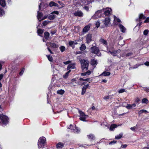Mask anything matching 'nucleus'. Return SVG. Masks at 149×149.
<instances>
[{"label":"nucleus","mask_w":149,"mask_h":149,"mask_svg":"<svg viewBox=\"0 0 149 149\" xmlns=\"http://www.w3.org/2000/svg\"><path fill=\"white\" fill-rule=\"evenodd\" d=\"M143 113H148L147 111L145 110L142 109L139 111L138 113L139 115L142 114Z\"/></svg>","instance_id":"nucleus-34"},{"label":"nucleus","mask_w":149,"mask_h":149,"mask_svg":"<svg viewBox=\"0 0 149 149\" xmlns=\"http://www.w3.org/2000/svg\"><path fill=\"white\" fill-rule=\"evenodd\" d=\"M133 54V53L132 52H129L128 53H127L126 55V56H132Z\"/></svg>","instance_id":"nucleus-51"},{"label":"nucleus","mask_w":149,"mask_h":149,"mask_svg":"<svg viewBox=\"0 0 149 149\" xmlns=\"http://www.w3.org/2000/svg\"><path fill=\"white\" fill-rule=\"evenodd\" d=\"M109 98V96H105L103 97V99L105 100H107V99H108Z\"/></svg>","instance_id":"nucleus-52"},{"label":"nucleus","mask_w":149,"mask_h":149,"mask_svg":"<svg viewBox=\"0 0 149 149\" xmlns=\"http://www.w3.org/2000/svg\"><path fill=\"white\" fill-rule=\"evenodd\" d=\"M149 22V17H147L144 21V23Z\"/></svg>","instance_id":"nucleus-55"},{"label":"nucleus","mask_w":149,"mask_h":149,"mask_svg":"<svg viewBox=\"0 0 149 149\" xmlns=\"http://www.w3.org/2000/svg\"><path fill=\"white\" fill-rule=\"evenodd\" d=\"M145 65L147 66H149V62L146 61L144 63Z\"/></svg>","instance_id":"nucleus-60"},{"label":"nucleus","mask_w":149,"mask_h":149,"mask_svg":"<svg viewBox=\"0 0 149 149\" xmlns=\"http://www.w3.org/2000/svg\"><path fill=\"white\" fill-rule=\"evenodd\" d=\"M116 142H117V141H116L113 140V141L110 142L109 143V145H111L112 144H115L116 143Z\"/></svg>","instance_id":"nucleus-41"},{"label":"nucleus","mask_w":149,"mask_h":149,"mask_svg":"<svg viewBox=\"0 0 149 149\" xmlns=\"http://www.w3.org/2000/svg\"><path fill=\"white\" fill-rule=\"evenodd\" d=\"M0 118L1 121V122H0V123H1L2 125H6L8 123V117L6 116L3 114H0Z\"/></svg>","instance_id":"nucleus-2"},{"label":"nucleus","mask_w":149,"mask_h":149,"mask_svg":"<svg viewBox=\"0 0 149 149\" xmlns=\"http://www.w3.org/2000/svg\"><path fill=\"white\" fill-rule=\"evenodd\" d=\"M74 15L75 16L81 17L83 16V14L81 11H77L74 13Z\"/></svg>","instance_id":"nucleus-9"},{"label":"nucleus","mask_w":149,"mask_h":149,"mask_svg":"<svg viewBox=\"0 0 149 149\" xmlns=\"http://www.w3.org/2000/svg\"><path fill=\"white\" fill-rule=\"evenodd\" d=\"M75 68V64L74 63H71L69 64L67 67V69L68 71L65 73V74H68L69 73L71 72V70L70 69H73Z\"/></svg>","instance_id":"nucleus-5"},{"label":"nucleus","mask_w":149,"mask_h":149,"mask_svg":"<svg viewBox=\"0 0 149 149\" xmlns=\"http://www.w3.org/2000/svg\"><path fill=\"white\" fill-rule=\"evenodd\" d=\"M89 79H89V78H87V79H83L82 78H80L79 79V80L81 81L83 80V81H89Z\"/></svg>","instance_id":"nucleus-46"},{"label":"nucleus","mask_w":149,"mask_h":149,"mask_svg":"<svg viewBox=\"0 0 149 149\" xmlns=\"http://www.w3.org/2000/svg\"><path fill=\"white\" fill-rule=\"evenodd\" d=\"M149 32V30L148 29H146L144 30L143 33V35L145 36H146L148 35Z\"/></svg>","instance_id":"nucleus-39"},{"label":"nucleus","mask_w":149,"mask_h":149,"mask_svg":"<svg viewBox=\"0 0 149 149\" xmlns=\"http://www.w3.org/2000/svg\"><path fill=\"white\" fill-rule=\"evenodd\" d=\"M116 18V20L118 22H121V20L118 18H117L116 17H114V19H115V18Z\"/></svg>","instance_id":"nucleus-61"},{"label":"nucleus","mask_w":149,"mask_h":149,"mask_svg":"<svg viewBox=\"0 0 149 149\" xmlns=\"http://www.w3.org/2000/svg\"><path fill=\"white\" fill-rule=\"evenodd\" d=\"M51 14H55L57 15H58L59 14V12L57 11H55L52 12Z\"/></svg>","instance_id":"nucleus-49"},{"label":"nucleus","mask_w":149,"mask_h":149,"mask_svg":"<svg viewBox=\"0 0 149 149\" xmlns=\"http://www.w3.org/2000/svg\"><path fill=\"white\" fill-rule=\"evenodd\" d=\"M47 57L48 60L50 62H52L53 60V58L50 55H46Z\"/></svg>","instance_id":"nucleus-36"},{"label":"nucleus","mask_w":149,"mask_h":149,"mask_svg":"<svg viewBox=\"0 0 149 149\" xmlns=\"http://www.w3.org/2000/svg\"><path fill=\"white\" fill-rule=\"evenodd\" d=\"M137 22H139V23L138 25L139 26V27H140L142 23L141 21V20H139L138 21H137Z\"/></svg>","instance_id":"nucleus-50"},{"label":"nucleus","mask_w":149,"mask_h":149,"mask_svg":"<svg viewBox=\"0 0 149 149\" xmlns=\"http://www.w3.org/2000/svg\"><path fill=\"white\" fill-rule=\"evenodd\" d=\"M110 72H109L104 71L101 73L100 74H110Z\"/></svg>","instance_id":"nucleus-42"},{"label":"nucleus","mask_w":149,"mask_h":149,"mask_svg":"<svg viewBox=\"0 0 149 149\" xmlns=\"http://www.w3.org/2000/svg\"><path fill=\"white\" fill-rule=\"evenodd\" d=\"M104 14L105 16H109L110 14V11L109 10H109H105L104 13Z\"/></svg>","instance_id":"nucleus-25"},{"label":"nucleus","mask_w":149,"mask_h":149,"mask_svg":"<svg viewBox=\"0 0 149 149\" xmlns=\"http://www.w3.org/2000/svg\"><path fill=\"white\" fill-rule=\"evenodd\" d=\"M82 52L81 51H78L76 52V54H82Z\"/></svg>","instance_id":"nucleus-63"},{"label":"nucleus","mask_w":149,"mask_h":149,"mask_svg":"<svg viewBox=\"0 0 149 149\" xmlns=\"http://www.w3.org/2000/svg\"><path fill=\"white\" fill-rule=\"evenodd\" d=\"M56 18V16L54 15H51L48 17V19L50 20H53Z\"/></svg>","instance_id":"nucleus-23"},{"label":"nucleus","mask_w":149,"mask_h":149,"mask_svg":"<svg viewBox=\"0 0 149 149\" xmlns=\"http://www.w3.org/2000/svg\"><path fill=\"white\" fill-rule=\"evenodd\" d=\"M123 136V134H119V135H117L115 137V139H119L121 138Z\"/></svg>","instance_id":"nucleus-31"},{"label":"nucleus","mask_w":149,"mask_h":149,"mask_svg":"<svg viewBox=\"0 0 149 149\" xmlns=\"http://www.w3.org/2000/svg\"><path fill=\"white\" fill-rule=\"evenodd\" d=\"M100 41L101 43H103L105 45H107V42L106 40H105L104 39L101 38L100 40Z\"/></svg>","instance_id":"nucleus-26"},{"label":"nucleus","mask_w":149,"mask_h":149,"mask_svg":"<svg viewBox=\"0 0 149 149\" xmlns=\"http://www.w3.org/2000/svg\"><path fill=\"white\" fill-rule=\"evenodd\" d=\"M54 6H55V7H58V5L56 3H55V2H54Z\"/></svg>","instance_id":"nucleus-64"},{"label":"nucleus","mask_w":149,"mask_h":149,"mask_svg":"<svg viewBox=\"0 0 149 149\" xmlns=\"http://www.w3.org/2000/svg\"><path fill=\"white\" fill-rule=\"evenodd\" d=\"M146 19V17L143 14H141L139 15V18H137L136 19V22L139 20H141L142 19Z\"/></svg>","instance_id":"nucleus-15"},{"label":"nucleus","mask_w":149,"mask_h":149,"mask_svg":"<svg viewBox=\"0 0 149 149\" xmlns=\"http://www.w3.org/2000/svg\"><path fill=\"white\" fill-rule=\"evenodd\" d=\"M50 22L48 20H45L42 23V26H45L48 24Z\"/></svg>","instance_id":"nucleus-33"},{"label":"nucleus","mask_w":149,"mask_h":149,"mask_svg":"<svg viewBox=\"0 0 149 149\" xmlns=\"http://www.w3.org/2000/svg\"><path fill=\"white\" fill-rule=\"evenodd\" d=\"M140 101V100L138 98H136V100H135V102H138Z\"/></svg>","instance_id":"nucleus-62"},{"label":"nucleus","mask_w":149,"mask_h":149,"mask_svg":"<svg viewBox=\"0 0 149 149\" xmlns=\"http://www.w3.org/2000/svg\"><path fill=\"white\" fill-rule=\"evenodd\" d=\"M102 10H98L95 12L94 15L96 18H98L99 17V15H98L100 14V15L102 13Z\"/></svg>","instance_id":"nucleus-18"},{"label":"nucleus","mask_w":149,"mask_h":149,"mask_svg":"<svg viewBox=\"0 0 149 149\" xmlns=\"http://www.w3.org/2000/svg\"><path fill=\"white\" fill-rule=\"evenodd\" d=\"M88 87H89V85L87 84V85L84 86L83 88H85V89H86H86Z\"/></svg>","instance_id":"nucleus-57"},{"label":"nucleus","mask_w":149,"mask_h":149,"mask_svg":"<svg viewBox=\"0 0 149 149\" xmlns=\"http://www.w3.org/2000/svg\"><path fill=\"white\" fill-rule=\"evenodd\" d=\"M44 38H45L47 40L49 38V33L47 31H46L44 33Z\"/></svg>","instance_id":"nucleus-21"},{"label":"nucleus","mask_w":149,"mask_h":149,"mask_svg":"<svg viewBox=\"0 0 149 149\" xmlns=\"http://www.w3.org/2000/svg\"><path fill=\"white\" fill-rule=\"evenodd\" d=\"M136 106V104L134 103L132 104H127L126 106V108L128 109H131L132 108L135 107Z\"/></svg>","instance_id":"nucleus-11"},{"label":"nucleus","mask_w":149,"mask_h":149,"mask_svg":"<svg viewBox=\"0 0 149 149\" xmlns=\"http://www.w3.org/2000/svg\"><path fill=\"white\" fill-rule=\"evenodd\" d=\"M46 141V139L44 137L40 138L38 141V145L39 148L45 146Z\"/></svg>","instance_id":"nucleus-3"},{"label":"nucleus","mask_w":149,"mask_h":149,"mask_svg":"<svg viewBox=\"0 0 149 149\" xmlns=\"http://www.w3.org/2000/svg\"><path fill=\"white\" fill-rule=\"evenodd\" d=\"M0 5L3 7H5L6 5V1L5 0H0Z\"/></svg>","instance_id":"nucleus-22"},{"label":"nucleus","mask_w":149,"mask_h":149,"mask_svg":"<svg viewBox=\"0 0 149 149\" xmlns=\"http://www.w3.org/2000/svg\"><path fill=\"white\" fill-rule=\"evenodd\" d=\"M126 90L124 89H120L118 91V93H122L125 91Z\"/></svg>","instance_id":"nucleus-45"},{"label":"nucleus","mask_w":149,"mask_h":149,"mask_svg":"<svg viewBox=\"0 0 149 149\" xmlns=\"http://www.w3.org/2000/svg\"><path fill=\"white\" fill-rule=\"evenodd\" d=\"M44 30L39 29L37 30V33L38 35L41 36V35L44 32Z\"/></svg>","instance_id":"nucleus-20"},{"label":"nucleus","mask_w":149,"mask_h":149,"mask_svg":"<svg viewBox=\"0 0 149 149\" xmlns=\"http://www.w3.org/2000/svg\"><path fill=\"white\" fill-rule=\"evenodd\" d=\"M142 90H144L146 92H149V87L147 88V87H143Z\"/></svg>","instance_id":"nucleus-43"},{"label":"nucleus","mask_w":149,"mask_h":149,"mask_svg":"<svg viewBox=\"0 0 149 149\" xmlns=\"http://www.w3.org/2000/svg\"><path fill=\"white\" fill-rule=\"evenodd\" d=\"M78 110L79 113L80 114L79 119L83 121H86V119L88 117V115H86L84 112L80 110L79 109H78Z\"/></svg>","instance_id":"nucleus-4"},{"label":"nucleus","mask_w":149,"mask_h":149,"mask_svg":"<svg viewBox=\"0 0 149 149\" xmlns=\"http://www.w3.org/2000/svg\"><path fill=\"white\" fill-rule=\"evenodd\" d=\"M83 8L87 11L89 10V7L88 6H85Z\"/></svg>","instance_id":"nucleus-58"},{"label":"nucleus","mask_w":149,"mask_h":149,"mask_svg":"<svg viewBox=\"0 0 149 149\" xmlns=\"http://www.w3.org/2000/svg\"><path fill=\"white\" fill-rule=\"evenodd\" d=\"M63 146V144L61 142H59L56 145V147L57 149L62 148Z\"/></svg>","instance_id":"nucleus-17"},{"label":"nucleus","mask_w":149,"mask_h":149,"mask_svg":"<svg viewBox=\"0 0 149 149\" xmlns=\"http://www.w3.org/2000/svg\"><path fill=\"white\" fill-rule=\"evenodd\" d=\"M120 28V31L123 33H125V31L126 29L122 24H120L118 25Z\"/></svg>","instance_id":"nucleus-14"},{"label":"nucleus","mask_w":149,"mask_h":149,"mask_svg":"<svg viewBox=\"0 0 149 149\" xmlns=\"http://www.w3.org/2000/svg\"><path fill=\"white\" fill-rule=\"evenodd\" d=\"M86 47L84 44H82L80 47V49L81 51H83L85 50Z\"/></svg>","instance_id":"nucleus-27"},{"label":"nucleus","mask_w":149,"mask_h":149,"mask_svg":"<svg viewBox=\"0 0 149 149\" xmlns=\"http://www.w3.org/2000/svg\"><path fill=\"white\" fill-rule=\"evenodd\" d=\"M74 42L73 41H70L68 42L69 45L71 47H72L73 49L75 47L74 45L72 46V45L74 44Z\"/></svg>","instance_id":"nucleus-30"},{"label":"nucleus","mask_w":149,"mask_h":149,"mask_svg":"<svg viewBox=\"0 0 149 149\" xmlns=\"http://www.w3.org/2000/svg\"><path fill=\"white\" fill-rule=\"evenodd\" d=\"M43 16V14L42 13L39 12L38 11V16L37 17L38 19H40Z\"/></svg>","instance_id":"nucleus-29"},{"label":"nucleus","mask_w":149,"mask_h":149,"mask_svg":"<svg viewBox=\"0 0 149 149\" xmlns=\"http://www.w3.org/2000/svg\"><path fill=\"white\" fill-rule=\"evenodd\" d=\"M142 103L147 104L148 103V101L147 99L146 98L143 99L141 101Z\"/></svg>","instance_id":"nucleus-32"},{"label":"nucleus","mask_w":149,"mask_h":149,"mask_svg":"<svg viewBox=\"0 0 149 149\" xmlns=\"http://www.w3.org/2000/svg\"><path fill=\"white\" fill-rule=\"evenodd\" d=\"M58 3L61 6H62V7H64V4L63 2L59 1H58Z\"/></svg>","instance_id":"nucleus-48"},{"label":"nucleus","mask_w":149,"mask_h":149,"mask_svg":"<svg viewBox=\"0 0 149 149\" xmlns=\"http://www.w3.org/2000/svg\"><path fill=\"white\" fill-rule=\"evenodd\" d=\"M127 146V145L126 144L122 145L121 146L122 148H126Z\"/></svg>","instance_id":"nucleus-59"},{"label":"nucleus","mask_w":149,"mask_h":149,"mask_svg":"<svg viewBox=\"0 0 149 149\" xmlns=\"http://www.w3.org/2000/svg\"><path fill=\"white\" fill-rule=\"evenodd\" d=\"M54 2L53 1H51L49 3V6H50V7H52L53 6H54Z\"/></svg>","instance_id":"nucleus-47"},{"label":"nucleus","mask_w":149,"mask_h":149,"mask_svg":"<svg viewBox=\"0 0 149 149\" xmlns=\"http://www.w3.org/2000/svg\"><path fill=\"white\" fill-rule=\"evenodd\" d=\"M91 50L92 53L95 54H97L99 51L98 48L95 46L91 47Z\"/></svg>","instance_id":"nucleus-7"},{"label":"nucleus","mask_w":149,"mask_h":149,"mask_svg":"<svg viewBox=\"0 0 149 149\" xmlns=\"http://www.w3.org/2000/svg\"><path fill=\"white\" fill-rule=\"evenodd\" d=\"M87 136L89 139L91 140H94L95 139V137L94 135L92 134H90L89 135H87Z\"/></svg>","instance_id":"nucleus-24"},{"label":"nucleus","mask_w":149,"mask_h":149,"mask_svg":"<svg viewBox=\"0 0 149 149\" xmlns=\"http://www.w3.org/2000/svg\"><path fill=\"white\" fill-rule=\"evenodd\" d=\"M100 23L99 22H97L96 24V27L98 28L100 26Z\"/></svg>","instance_id":"nucleus-56"},{"label":"nucleus","mask_w":149,"mask_h":149,"mask_svg":"<svg viewBox=\"0 0 149 149\" xmlns=\"http://www.w3.org/2000/svg\"><path fill=\"white\" fill-rule=\"evenodd\" d=\"M5 14V12L3 9L0 8V16H2Z\"/></svg>","instance_id":"nucleus-35"},{"label":"nucleus","mask_w":149,"mask_h":149,"mask_svg":"<svg viewBox=\"0 0 149 149\" xmlns=\"http://www.w3.org/2000/svg\"><path fill=\"white\" fill-rule=\"evenodd\" d=\"M90 26L89 25L86 26L83 29V32L85 33L88 32L89 30Z\"/></svg>","instance_id":"nucleus-13"},{"label":"nucleus","mask_w":149,"mask_h":149,"mask_svg":"<svg viewBox=\"0 0 149 149\" xmlns=\"http://www.w3.org/2000/svg\"><path fill=\"white\" fill-rule=\"evenodd\" d=\"M71 63V61H66L64 62V63L65 65H67L70 63Z\"/></svg>","instance_id":"nucleus-53"},{"label":"nucleus","mask_w":149,"mask_h":149,"mask_svg":"<svg viewBox=\"0 0 149 149\" xmlns=\"http://www.w3.org/2000/svg\"><path fill=\"white\" fill-rule=\"evenodd\" d=\"M49 44H50V47L53 48H57L58 47V45L55 43L50 42Z\"/></svg>","instance_id":"nucleus-16"},{"label":"nucleus","mask_w":149,"mask_h":149,"mask_svg":"<svg viewBox=\"0 0 149 149\" xmlns=\"http://www.w3.org/2000/svg\"><path fill=\"white\" fill-rule=\"evenodd\" d=\"M25 68H23L21 70V71L19 72V74H22L24 71Z\"/></svg>","instance_id":"nucleus-40"},{"label":"nucleus","mask_w":149,"mask_h":149,"mask_svg":"<svg viewBox=\"0 0 149 149\" xmlns=\"http://www.w3.org/2000/svg\"><path fill=\"white\" fill-rule=\"evenodd\" d=\"M60 49L61 52H63L65 50V47L63 46H62L60 47Z\"/></svg>","instance_id":"nucleus-37"},{"label":"nucleus","mask_w":149,"mask_h":149,"mask_svg":"<svg viewBox=\"0 0 149 149\" xmlns=\"http://www.w3.org/2000/svg\"><path fill=\"white\" fill-rule=\"evenodd\" d=\"M74 126L73 127V126L71 124L70 125V127H69V129H71V130H73V132L75 133H78L80 132L78 128L76 127V125H74Z\"/></svg>","instance_id":"nucleus-6"},{"label":"nucleus","mask_w":149,"mask_h":149,"mask_svg":"<svg viewBox=\"0 0 149 149\" xmlns=\"http://www.w3.org/2000/svg\"><path fill=\"white\" fill-rule=\"evenodd\" d=\"M47 49L48 50V51L50 52V54H54L53 52H52V51L51 50V49L49 48V47H47Z\"/></svg>","instance_id":"nucleus-54"},{"label":"nucleus","mask_w":149,"mask_h":149,"mask_svg":"<svg viewBox=\"0 0 149 149\" xmlns=\"http://www.w3.org/2000/svg\"><path fill=\"white\" fill-rule=\"evenodd\" d=\"M97 63V61L93 59L91 61L90 64L93 67H95Z\"/></svg>","instance_id":"nucleus-10"},{"label":"nucleus","mask_w":149,"mask_h":149,"mask_svg":"<svg viewBox=\"0 0 149 149\" xmlns=\"http://www.w3.org/2000/svg\"><path fill=\"white\" fill-rule=\"evenodd\" d=\"M86 90L85 88H82L81 92V95H84L86 92Z\"/></svg>","instance_id":"nucleus-44"},{"label":"nucleus","mask_w":149,"mask_h":149,"mask_svg":"<svg viewBox=\"0 0 149 149\" xmlns=\"http://www.w3.org/2000/svg\"><path fill=\"white\" fill-rule=\"evenodd\" d=\"M92 35L88 33L86 36V43L88 44L92 40Z\"/></svg>","instance_id":"nucleus-8"},{"label":"nucleus","mask_w":149,"mask_h":149,"mask_svg":"<svg viewBox=\"0 0 149 149\" xmlns=\"http://www.w3.org/2000/svg\"><path fill=\"white\" fill-rule=\"evenodd\" d=\"M117 127V126L115 124H113L111 125L110 127L109 130L111 131H113L114 129Z\"/></svg>","instance_id":"nucleus-19"},{"label":"nucleus","mask_w":149,"mask_h":149,"mask_svg":"<svg viewBox=\"0 0 149 149\" xmlns=\"http://www.w3.org/2000/svg\"><path fill=\"white\" fill-rule=\"evenodd\" d=\"M110 19L109 17H106L104 20V24L105 26H107L109 23L110 22Z\"/></svg>","instance_id":"nucleus-12"},{"label":"nucleus","mask_w":149,"mask_h":149,"mask_svg":"<svg viewBox=\"0 0 149 149\" xmlns=\"http://www.w3.org/2000/svg\"><path fill=\"white\" fill-rule=\"evenodd\" d=\"M65 91L62 89L58 90L57 91V93L60 95H63Z\"/></svg>","instance_id":"nucleus-28"},{"label":"nucleus","mask_w":149,"mask_h":149,"mask_svg":"<svg viewBox=\"0 0 149 149\" xmlns=\"http://www.w3.org/2000/svg\"><path fill=\"white\" fill-rule=\"evenodd\" d=\"M81 56H78L77 59H79L81 63V68L82 70H87L89 65V62L88 60L82 59L80 58Z\"/></svg>","instance_id":"nucleus-1"},{"label":"nucleus","mask_w":149,"mask_h":149,"mask_svg":"<svg viewBox=\"0 0 149 149\" xmlns=\"http://www.w3.org/2000/svg\"><path fill=\"white\" fill-rule=\"evenodd\" d=\"M113 56H115L117 53V51H113L112 52H109Z\"/></svg>","instance_id":"nucleus-38"}]
</instances>
